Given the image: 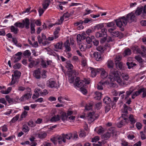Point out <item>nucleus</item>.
<instances>
[{
  "instance_id": "obj_1",
  "label": "nucleus",
  "mask_w": 146,
  "mask_h": 146,
  "mask_svg": "<svg viewBox=\"0 0 146 146\" xmlns=\"http://www.w3.org/2000/svg\"><path fill=\"white\" fill-rule=\"evenodd\" d=\"M137 21V17L133 12L127 14L126 17H120L117 19L115 20L116 25L119 27L122 26H125L128 22L131 23L136 22Z\"/></svg>"
},
{
  "instance_id": "obj_2",
  "label": "nucleus",
  "mask_w": 146,
  "mask_h": 146,
  "mask_svg": "<svg viewBox=\"0 0 146 146\" xmlns=\"http://www.w3.org/2000/svg\"><path fill=\"white\" fill-rule=\"evenodd\" d=\"M108 78L111 82L116 81L118 83L121 85L123 83L120 78V72L114 68H112L110 69L108 75Z\"/></svg>"
},
{
  "instance_id": "obj_3",
  "label": "nucleus",
  "mask_w": 146,
  "mask_h": 146,
  "mask_svg": "<svg viewBox=\"0 0 146 146\" xmlns=\"http://www.w3.org/2000/svg\"><path fill=\"white\" fill-rule=\"evenodd\" d=\"M107 30L105 28L102 29L101 31H99L96 33L95 36L97 38L104 37L101 39L100 42L103 43L107 39Z\"/></svg>"
},
{
  "instance_id": "obj_4",
  "label": "nucleus",
  "mask_w": 146,
  "mask_h": 146,
  "mask_svg": "<svg viewBox=\"0 0 146 146\" xmlns=\"http://www.w3.org/2000/svg\"><path fill=\"white\" fill-rule=\"evenodd\" d=\"M58 138V144H61L62 143V142L64 143L66 142V139H70L72 137L71 133L65 134L63 133L60 135H59Z\"/></svg>"
},
{
  "instance_id": "obj_5",
  "label": "nucleus",
  "mask_w": 146,
  "mask_h": 146,
  "mask_svg": "<svg viewBox=\"0 0 146 146\" xmlns=\"http://www.w3.org/2000/svg\"><path fill=\"white\" fill-rule=\"evenodd\" d=\"M46 86L51 88H57L59 87L56 82L52 79H50L47 82Z\"/></svg>"
},
{
  "instance_id": "obj_6",
  "label": "nucleus",
  "mask_w": 146,
  "mask_h": 146,
  "mask_svg": "<svg viewBox=\"0 0 146 146\" xmlns=\"http://www.w3.org/2000/svg\"><path fill=\"white\" fill-rule=\"evenodd\" d=\"M75 86H76L78 87H81L84 86V81L83 80H80V78L79 77L76 78L75 79V82L74 84Z\"/></svg>"
},
{
  "instance_id": "obj_7",
  "label": "nucleus",
  "mask_w": 146,
  "mask_h": 146,
  "mask_svg": "<svg viewBox=\"0 0 146 146\" xmlns=\"http://www.w3.org/2000/svg\"><path fill=\"white\" fill-rule=\"evenodd\" d=\"M116 26L113 27V28H110L108 29V32L113 36L117 37L119 35V32L117 31H113L116 29Z\"/></svg>"
},
{
  "instance_id": "obj_8",
  "label": "nucleus",
  "mask_w": 146,
  "mask_h": 146,
  "mask_svg": "<svg viewBox=\"0 0 146 146\" xmlns=\"http://www.w3.org/2000/svg\"><path fill=\"white\" fill-rule=\"evenodd\" d=\"M32 95V93H28L25 94L19 98V101L21 102L24 101L31 98Z\"/></svg>"
},
{
  "instance_id": "obj_9",
  "label": "nucleus",
  "mask_w": 146,
  "mask_h": 146,
  "mask_svg": "<svg viewBox=\"0 0 146 146\" xmlns=\"http://www.w3.org/2000/svg\"><path fill=\"white\" fill-rule=\"evenodd\" d=\"M33 76L37 79H39L41 78V72L40 69L38 68L34 70L33 72Z\"/></svg>"
},
{
  "instance_id": "obj_10",
  "label": "nucleus",
  "mask_w": 146,
  "mask_h": 146,
  "mask_svg": "<svg viewBox=\"0 0 146 146\" xmlns=\"http://www.w3.org/2000/svg\"><path fill=\"white\" fill-rule=\"evenodd\" d=\"M101 54V52H95L93 54L96 60L97 61H100L102 60Z\"/></svg>"
},
{
  "instance_id": "obj_11",
  "label": "nucleus",
  "mask_w": 146,
  "mask_h": 146,
  "mask_svg": "<svg viewBox=\"0 0 146 146\" xmlns=\"http://www.w3.org/2000/svg\"><path fill=\"white\" fill-rule=\"evenodd\" d=\"M95 112L94 111L90 112L88 114V115L85 117L86 119H88L90 122H93L94 120V115Z\"/></svg>"
},
{
  "instance_id": "obj_12",
  "label": "nucleus",
  "mask_w": 146,
  "mask_h": 146,
  "mask_svg": "<svg viewBox=\"0 0 146 146\" xmlns=\"http://www.w3.org/2000/svg\"><path fill=\"white\" fill-rule=\"evenodd\" d=\"M99 73H101V77L102 78L104 79L107 77L108 75V73L102 68H100Z\"/></svg>"
},
{
  "instance_id": "obj_13",
  "label": "nucleus",
  "mask_w": 146,
  "mask_h": 146,
  "mask_svg": "<svg viewBox=\"0 0 146 146\" xmlns=\"http://www.w3.org/2000/svg\"><path fill=\"white\" fill-rule=\"evenodd\" d=\"M143 7L141 6L140 7H137V9L135 10V13L137 16H139L142 13L143 11Z\"/></svg>"
},
{
  "instance_id": "obj_14",
  "label": "nucleus",
  "mask_w": 146,
  "mask_h": 146,
  "mask_svg": "<svg viewBox=\"0 0 146 146\" xmlns=\"http://www.w3.org/2000/svg\"><path fill=\"white\" fill-rule=\"evenodd\" d=\"M22 22L24 27L25 26L26 29H28L29 28L30 22L29 19L28 18H26L23 20Z\"/></svg>"
},
{
  "instance_id": "obj_15",
  "label": "nucleus",
  "mask_w": 146,
  "mask_h": 146,
  "mask_svg": "<svg viewBox=\"0 0 146 146\" xmlns=\"http://www.w3.org/2000/svg\"><path fill=\"white\" fill-rule=\"evenodd\" d=\"M70 43L68 40H67L64 43V46L66 49L65 50V52H70L71 50V48L70 47Z\"/></svg>"
},
{
  "instance_id": "obj_16",
  "label": "nucleus",
  "mask_w": 146,
  "mask_h": 146,
  "mask_svg": "<svg viewBox=\"0 0 146 146\" xmlns=\"http://www.w3.org/2000/svg\"><path fill=\"white\" fill-rule=\"evenodd\" d=\"M100 70V68H92L91 70L92 76L93 77H95L97 74L99 73Z\"/></svg>"
},
{
  "instance_id": "obj_17",
  "label": "nucleus",
  "mask_w": 146,
  "mask_h": 146,
  "mask_svg": "<svg viewBox=\"0 0 146 146\" xmlns=\"http://www.w3.org/2000/svg\"><path fill=\"white\" fill-rule=\"evenodd\" d=\"M127 110L125 109H124L123 110V113L124 114H122L121 117L123 118L124 120H125V121L127 122V121L128 120V116L127 114V113L128 111Z\"/></svg>"
},
{
  "instance_id": "obj_18",
  "label": "nucleus",
  "mask_w": 146,
  "mask_h": 146,
  "mask_svg": "<svg viewBox=\"0 0 146 146\" xmlns=\"http://www.w3.org/2000/svg\"><path fill=\"white\" fill-rule=\"evenodd\" d=\"M47 136V133L45 131L41 132L38 134V137L41 139H43L45 138Z\"/></svg>"
},
{
  "instance_id": "obj_19",
  "label": "nucleus",
  "mask_w": 146,
  "mask_h": 146,
  "mask_svg": "<svg viewBox=\"0 0 146 146\" xmlns=\"http://www.w3.org/2000/svg\"><path fill=\"white\" fill-rule=\"evenodd\" d=\"M115 64L117 68L120 70H122L124 69L123 64L122 62L115 63Z\"/></svg>"
},
{
  "instance_id": "obj_20",
  "label": "nucleus",
  "mask_w": 146,
  "mask_h": 146,
  "mask_svg": "<svg viewBox=\"0 0 146 146\" xmlns=\"http://www.w3.org/2000/svg\"><path fill=\"white\" fill-rule=\"evenodd\" d=\"M68 72H69L68 73L69 75L71 76H76L78 75V72L75 70H73V69L69 70Z\"/></svg>"
},
{
  "instance_id": "obj_21",
  "label": "nucleus",
  "mask_w": 146,
  "mask_h": 146,
  "mask_svg": "<svg viewBox=\"0 0 146 146\" xmlns=\"http://www.w3.org/2000/svg\"><path fill=\"white\" fill-rule=\"evenodd\" d=\"M60 119V115H57L53 117L50 119V121L52 122H56L59 121Z\"/></svg>"
},
{
  "instance_id": "obj_22",
  "label": "nucleus",
  "mask_w": 146,
  "mask_h": 146,
  "mask_svg": "<svg viewBox=\"0 0 146 146\" xmlns=\"http://www.w3.org/2000/svg\"><path fill=\"white\" fill-rule=\"evenodd\" d=\"M129 118L131 124L132 125H134L136 122V120L134 117L133 115L132 114H130L129 117Z\"/></svg>"
},
{
  "instance_id": "obj_23",
  "label": "nucleus",
  "mask_w": 146,
  "mask_h": 146,
  "mask_svg": "<svg viewBox=\"0 0 146 146\" xmlns=\"http://www.w3.org/2000/svg\"><path fill=\"white\" fill-rule=\"evenodd\" d=\"M5 98L7 101L10 104H12L13 103H15V99L11 98L9 96L6 95L5 97Z\"/></svg>"
},
{
  "instance_id": "obj_24",
  "label": "nucleus",
  "mask_w": 146,
  "mask_h": 146,
  "mask_svg": "<svg viewBox=\"0 0 146 146\" xmlns=\"http://www.w3.org/2000/svg\"><path fill=\"white\" fill-rule=\"evenodd\" d=\"M33 21V19L31 20V34L34 33L35 31V25Z\"/></svg>"
},
{
  "instance_id": "obj_25",
  "label": "nucleus",
  "mask_w": 146,
  "mask_h": 146,
  "mask_svg": "<svg viewBox=\"0 0 146 146\" xmlns=\"http://www.w3.org/2000/svg\"><path fill=\"white\" fill-rule=\"evenodd\" d=\"M135 58L137 61L140 64H141V66L143 65V62H144V60H143L142 58L139 56H135Z\"/></svg>"
},
{
  "instance_id": "obj_26",
  "label": "nucleus",
  "mask_w": 146,
  "mask_h": 146,
  "mask_svg": "<svg viewBox=\"0 0 146 146\" xmlns=\"http://www.w3.org/2000/svg\"><path fill=\"white\" fill-rule=\"evenodd\" d=\"M10 29L11 32L13 33L14 34H17L19 31L18 28L17 27H15L13 26H12L11 27Z\"/></svg>"
},
{
  "instance_id": "obj_27",
  "label": "nucleus",
  "mask_w": 146,
  "mask_h": 146,
  "mask_svg": "<svg viewBox=\"0 0 146 146\" xmlns=\"http://www.w3.org/2000/svg\"><path fill=\"white\" fill-rule=\"evenodd\" d=\"M126 64L128 66V68L129 69H130L133 67L136 66L137 64L135 63H133L132 62H127L126 63Z\"/></svg>"
},
{
  "instance_id": "obj_28",
  "label": "nucleus",
  "mask_w": 146,
  "mask_h": 146,
  "mask_svg": "<svg viewBox=\"0 0 146 146\" xmlns=\"http://www.w3.org/2000/svg\"><path fill=\"white\" fill-rule=\"evenodd\" d=\"M49 0H45L44 3L42 4L43 7L44 9H46L49 6L50 3Z\"/></svg>"
},
{
  "instance_id": "obj_29",
  "label": "nucleus",
  "mask_w": 146,
  "mask_h": 146,
  "mask_svg": "<svg viewBox=\"0 0 146 146\" xmlns=\"http://www.w3.org/2000/svg\"><path fill=\"white\" fill-rule=\"evenodd\" d=\"M60 117V118H61L62 120L64 121L65 120L67 119L68 117V116H67L65 112H62L61 113Z\"/></svg>"
},
{
  "instance_id": "obj_30",
  "label": "nucleus",
  "mask_w": 146,
  "mask_h": 146,
  "mask_svg": "<svg viewBox=\"0 0 146 146\" xmlns=\"http://www.w3.org/2000/svg\"><path fill=\"white\" fill-rule=\"evenodd\" d=\"M107 65L108 68H110V69L112 68H114L113 67L114 63L111 60H108L107 63Z\"/></svg>"
},
{
  "instance_id": "obj_31",
  "label": "nucleus",
  "mask_w": 146,
  "mask_h": 146,
  "mask_svg": "<svg viewBox=\"0 0 146 146\" xmlns=\"http://www.w3.org/2000/svg\"><path fill=\"white\" fill-rule=\"evenodd\" d=\"M95 96L94 98L96 100H100L101 98L102 94L99 92H95Z\"/></svg>"
},
{
  "instance_id": "obj_32",
  "label": "nucleus",
  "mask_w": 146,
  "mask_h": 146,
  "mask_svg": "<svg viewBox=\"0 0 146 146\" xmlns=\"http://www.w3.org/2000/svg\"><path fill=\"white\" fill-rule=\"evenodd\" d=\"M62 44L63 43L62 42H58L54 45V47L57 49H62Z\"/></svg>"
},
{
  "instance_id": "obj_33",
  "label": "nucleus",
  "mask_w": 146,
  "mask_h": 146,
  "mask_svg": "<svg viewBox=\"0 0 146 146\" xmlns=\"http://www.w3.org/2000/svg\"><path fill=\"white\" fill-rule=\"evenodd\" d=\"M59 135H57L56 136L52 138H51L50 140L55 144L56 145L57 143V140L58 143V139Z\"/></svg>"
},
{
  "instance_id": "obj_34",
  "label": "nucleus",
  "mask_w": 146,
  "mask_h": 146,
  "mask_svg": "<svg viewBox=\"0 0 146 146\" xmlns=\"http://www.w3.org/2000/svg\"><path fill=\"white\" fill-rule=\"evenodd\" d=\"M66 67L68 68V70L69 69L70 70L73 69V66L72 65L71 63L70 62V61H68L66 62Z\"/></svg>"
},
{
  "instance_id": "obj_35",
  "label": "nucleus",
  "mask_w": 146,
  "mask_h": 146,
  "mask_svg": "<svg viewBox=\"0 0 146 146\" xmlns=\"http://www.w3.org/2000/svg\"><path fill=\"white\" fill-rule=\"evenodd\" d=\"M111 101L110 98L107 96L103 100L104 102L107 105L110 103Z\"/></svg>"
},
{
  "instance_id": "obj_36",
  "label": "nucleus",
  "mask_w": 146,
  "mask_h": 146,
  "mask_svg": "<svg viewBox=\"0 0 146 146\" xmlns=\"http://www.w3.org/2000/svg\"><path fill=\"white\" fill-rule=\"evenodd\" d=\"M111 134L109 132L105 133L102 136V137L105 140H107L110 137Z\"/></svg>"
},
{
  "instance_id": "obj_37",
  "label": "nucleus",
  "mask_w": 146,
  "mask_h": 146,
  "mask_svg": "<svg viewBox=\"0 0 146 146\" xmlns=\"http://www.w3.org/2000/svg\"><path fill=\"white\" fill-rule=\"evenodd\" d=\"M125 122H126L125 121H124V120H121L120 122H118L117 124V126L118 128H121L123 127V125H125V124L124 123ZM127 122H126V123Z\"/></svg>"
},
{
  "instance_id": "obj_38",
  "label": "nucleus",
  "mask_w": 146,
  "mask_h": 146,
  "mask_svg": "<svg viewBox=\"0 0 146 146\" xmlns=\"http://www.w3.org/2000/svg\"><path fill=\"white\" fill-rule=\"evenodd\" d=\"M105 83L106 82H103L102 81L100 82L98 85V89L99 90H102L103 89L102 85H104Z\"/></svg>"
},
{
  "instance_id": "obj_39",
  "label": "nucleus",
  "mask_w": 146,
  "mask_h": 146,
  "mask_svg": "<svg viewBox=\"0 0 146 146\" xmlns=\"http://www.w3.org/2000/svg\"><path fill=\"white\" fill-rule=\"evenodd\" d=\"M133 90H129V91H127L126 92V95L125 96V99L126 100H128L129 96L133 92Z\"/></svg>"
},
{
  "instance_id": "obj_40",
  "label": "nucleus",
  "mask_w": 146,
  "mask_h": 146,
  "mask_svg": "<svg viewBox=\"0 0 146 146\" xmlns=\"http://www.w3.org/2000/svg\"><path fill=\"white\" fill-rule=\"evenodd\" d=\"M109 133L111 134H112L113 135H115L116 133V131L115 128L114 127H110L109 129Z\"/></svg>"
},
{
  "instance_id": "obj_41",
  "label": "nucleus",
  "mask_w": 146,
  "mask_h": 146,
  "mask_svg": "<svg viewBox=\"0 0 146 146\" xmlns=\"http://www.w3.org/2000/svg\"><path fill=\"white\" fill-rule=\"evenodd\" d=\"M14 25L17 27H18L21 28H24V26L22 23L20 22H16L14 24Z\"/></svg>"
},
{
  "instance_id": "obj_42",
  "label": "nucleus",
  "mask_w": 146,
  "mask_h": 146,
  "mask_svg": "<svg viewBox=\"0 0 146 146\" xmlns=\"http://www.w3.org/2000/svg\"><path fill=\"white\" fill-rule=\"evenodd\" d=\"M30 130V128L26 125H23L22 130L25 133L27 132Z\"/></svg>"
},
{
  "instance_id": "obj_43",
  "label": "nucleus",
  "mask_w": 146,
  "mask_h": 146,
  "mask_svg": "<svg viewBox=\"0 0 146 146\" xmlns=\"http://www.w3.org/2000/svg\"><path fill=\"white\" fill-rule=\"evenodd\" d=\"M124 54V56L130 55L131 54V51L129 48H127L125 50Z\"/></svg>"
},
{
  "instance_id": "obj_44",
  "label": "nucleus",
  "mask_w": 146,
  "mask_h": 146,
  "mask_svg": "<svg viewBox=\"0 0 146 146\" xmlns=\"http://www.w3.org/2000/svg\"><path fill=\"white\" fill-rule=\"evenodd\" d=\"M19 115H17L15 117H14L10 121V123H14L17 121L19 118Z\"/></svg>"
},
{
  "instance_id": "obj_45",
  "label": "nucleus",
  "mask_w": 146,
  "mask_h": 146,
  "mask_svg": "<svg viewBox=\"0 0 146 146\" xmlns=\"http://www.w3.org/2000/svg\"><path fill=\"white\" fill-rule=\"evenodd\" d=\"M143 8V11L142 13L141 17L143 19H145L146 18V5H144Z\"/></svg>"
},
{
  "instance_id": "obj_46",
  "label": "nucleus",
  "mask_w": 146,
  "mask_h": 146,
  "mask_svg": "<svg viewBox=\"0 0 146 146\" xmlns=\"http://www.w3.org/2000/svg\"><path fill=\"white\" fill-rule=\"evenodd\" d=\"M21 74V72L17 70H16L14 72V75L15 76V77H14L15 78H16V77L18 78L20 77Z\"/></svg>"
},
{
  "instance_id": "obj_47",
  "label": "nucleus",
  "mask_w": 146,
  "mask_h": 146,
  "mask_svg": "<svg viewBox=\"0 0 146 146\" xmlns=\"http://www.w3.org/2000/svg\"><path fill=\"white\" fill-rule=\"evenodd\" d=\"M37 38L38 40V41L39 44H41V43H42V44L43 45H45L46 44V41H45L44 42H42L43 39L41 38L40 35H38V36Z\"/></svg>"
},
{
  "instance_id": "obj_48",
  "label": "nucleus",
  "mask_w": 146,
  "mask_h": 146,
  "mask_svg": "<svg viewBox=\"0 0 146 146\" xmlns=\"http://www.w3.org/2000/svg\"><path fill=\"white\" fill-rule=\"evenodd\" d=\"M104 25L103 24H98L95 26V29L97 30H99L103 28Z\"/></svg>"
},
{
  "instance_id": "obj_49",
  "label": "nucleus",
  "mask_w": 146,
  "mask_h": 146,
  "mask_svg": "<svg viewBox=\"0 0 146 146\" xmlns=\"http://www.w3.org/2000/svg\"><path fill=\"white\" fill-rule=\"evenodd\" d=\"M17 81V80L16 78H15V77H14V76H13V75H12V81H11V83H10L9 84L10 85L14 84Z\"/></svg>"
},
{
  "instance_id": "obj_50",
  "label": "nucleus",
  "mask_w": 146,
  "mask_h": 146,
  "mask_svg": "<svg viewBox=\"0 0 146 146\" xmlns=\"http://www.w3.org/2000/svg\"><path fill=\"white\" fill-rule=\"evenodd\" d=\"M86 133L85 131L83 130H81L80 131V133L79 134V136L80 137H85L86 136Z\"/></svg>"
},
{
  "instance_id": "obj_51",
  "label": "nucleus",
  "mask_w": 146,
  "mask_h": 146,
  "mask_svg": "<svg viewBox=\"0 0 146 146\" xmlns=\"http://www.w3.org/2000/svg\"><path fill=\"white\" fill-rule=\"evenodd\" d=\"M116 84L113 83H108L107 84V87L109 88H111L115 86Z\"/></svg>"
},
{
  "instance_id": "obj_52",
  "label": "nucleus",
  "mask_w": 146,
  "mask_h": 146,
  "mask_svg": "<svg viewBox=\"0 0 146 146\" xmlns=\"http://www.w3.org/2000/svg\"><path fill=\"white\" fill-rule=\"evenodd\" d=\"M83 81L84 85L86 84H88L90 83V80L89 78H84Z\"/></svg>"
},
{
  "instance_id": "obj_53",
  "label": "nucleus",
  "mask_w": 146,
  "mask_h": 146,
  "mask_svg": "<svg viewBox=\"0 0 146 146\" xmlns=\"http://www.w3.org/2000/svg\"><path fill=\"white\" fill-rule=\"evenodd\" d=\"M92 108V104H89L86 105L85 108V109L87 110H90Z\"/></svg>"
},
{
  "instance_id": "obj_54",
  "label": "nucleus",
  "mask_w": 146,
  "mask_h": 146,
  "mask_svg": "<svg viewBox=\"0 0 146 146\" xmlns=\"http://www.w3.org/2000/svg\"><path fill=\"white\" fill-rule=\"evenodd\" d=\"M121 144L122 146H132V145H129V143L125 141H122Z\"/></svg>"
},
{
  "instance_id": "obj_55",
  "label": "nucleus",
  "mask_w": 146,
  "mask_h": 146,
  "mask_svg": "<svg viewBox=\"0 0 146 146\" xmlns=\"http://www.w3.org/2000/svg\"><path fill=\"white\" fill-rule=\"evenodd\" d=\"M21 64L20 63H17L15 64L13 66V68L15 69H19L21 67Z\"/></svg>"
},
{
  "instance_id": "obj_56",
  "label": "nucleus",
  "mask_w": 146,
  "mask_h": 146,
  "mask_svg": "<svg viewBox=\"0 0 146 146\" xmlns=\"http://www.w3.org/2000/svg\"><path fill=\"white\" fill-rule=\"evenodd\" d=\"M28 124L30 127H33L36 125L35 123L32 120L29 121L28 123Z\"/></svg>"
},
{
  "instance_id": "obj_57",
  "label": "nucleus",
  "mask_w": 146,
  "mask_h": 146,
  "mask_svg": "<svg viewBox=\"0 0 146 146\" xmlns=\"http://www.w3.org/2000/svg\"><path fill=\"white\" fill-rule=\"evenodd\" d=\"M28 112L25 111L24 110L22 113L21 115V118H23L25 117L27 115Z\"/></svg>"
},
{
  "instance_id": "obj_58",
  "label": "nucleus",
  "mask_w": 146,
  "mask_h": 146,
  "mask_svg": "<svg viewBox=\"0 0 146 146\" xmlns=\"http://www.w3.org/2000/svg\"><path fill=\"white\" fill-rule=\"evenodd\" d=\"M31 54V53L29 50H27L25 51L23 53L24 56H29Z\"/></svg>"
},
{
  "instance_id": "obj_59",
  "label": "nucleus",
  "mask_w": 146,
  "mask_h": 146,
  "mask_svg": "<svg viewBox=\"0 0 146 146\" xmlns=\"http://www.w3.org/2000/svg\"><path fill=\"white\" fill-rule=\"evenodd\" d=\"M60 30V28L59 27H58L56 28L55 29V31H54V35H56L58 36V34L59 31Z\"/></svg>"
},
{
  "instance_id": "obj_60",
  "label": "nucleus",
  "mask_w": 146,
  "mask_h": 146,
  "mask_svg": "<svg viewBox=\"0 0 146 146\" xmlns=\"http://www.w3.org/2000/svg\"><path fill=\"white\" fill-rule=\"evenodd\" d=\"M99 140V137L98 136H95L94 138H92L91 141L92 142H96Z\"/></svg>"
},
{
  "instance_id": "obj_61",
  "label": "nucleus",
  "mask_w": 146,
  "mask_h": 146,
  "mask_svg": "<svg viewBox=\"0 0 146 146\" xmlns=\"http://www.w3.org/2000/svg\"><path fill=\"white\" fill-rule=\"evenodd\" d=\"M40 64L42 67L44 68H46L47 67V66L45 62L43 60H42L41 61Z\"/></svg>"
},
{
  "instance_id": "obj_62",
  "label": "nucleus",
  "mask_w": 146,
  "mask_h": 146,
  "mask_svg": "<svg viewBox=\"0 0 146 146\" xmlns=\"http://www.w3.org/2000/svg\"><path fill=\"white\" fill-rule=\"evenodd\" d=\"M80 90L81 92L84 94H86L87 93V91L86 89L82 87H81L80 88Z\"/></svg>"
},
{
  "instance_id": "obj_63",
  "label": "nucleus",
  "mask_w": 146,
  "mask_h": 146,
  "mask_svg": "<svg viewBox=\"0 0 146 146\" xmlns=\"http://www.w3.org/2000/svg\"><path fill=\"white\" fill-rule=\"evenodd\" d=\"M111 109L110 106V105H107L105 108V113H106L108 112Z\"/></svg>"
},
{
  "instance_id": "obj_64",
  "label": "nucleus",
  "mask_w": 146,
  "mask_h": 146,
  "mask_svg": "<svg viewBox=\"0 0 146 146\" xmlns=\"http://www.w3.org/2000/svg\"><path fill=\"white\" fill-rule=\"evenodd\" d=\"M122 77L124 79L127 80L129 79V77L127 74H123L122 75Z\"/></svg>"
}]
</instances>
